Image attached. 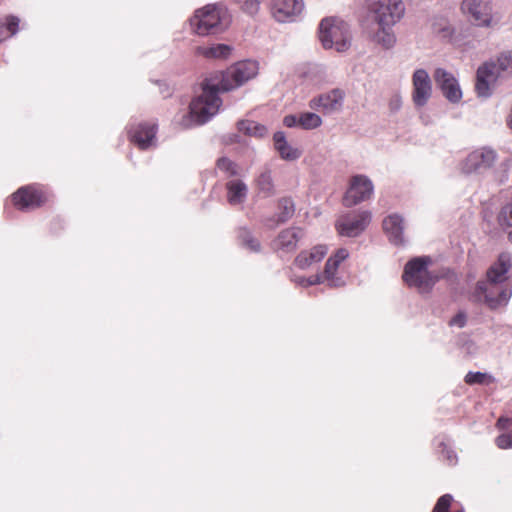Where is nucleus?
Instances as JSON below:
<instances>
[{
	"label": "nucleus",
	"instance_id": "79ce46f5",
	"mask_svg": "<svg viewBox=\"0 0 512 512\" xmlns=\"http://www.w3.org/2000/svg\"><path fill=\"white\" fill-rule=\"evenodd\" d=\"M300 117L298 115H287L283 119V123L286 127L292 128V127H300Z\"/></svg>",
	"mask_w": 512,
	"mask_h": 512
},
{
	"label": "nucleus",
	"instance_id": "c756f323",
	"mask_svg": "<svg viewBox=\"0 0 512 512\" xmlns=\"http://www.w3.org/2000/svg\"><path fill=\"white\" fill-rule=\"evenodd\" d=\"M20 19L16 16L10 15L5 18V21L0 20V42L15 35L18 31Z\"/></svg>",
	"mask_w": 512,
	"mask_h": 512
},
{
	"label": "nucleus",
	"instance_id": "4468645a",
	"mask_svg": "<svg viewBox=\"0 0 512 512\" xmlns=\"http://www.w3.org/2000/svg\"><path fill=\"white\" fill-rule=\"evenodd\" d=\"M496 160V153L489 148H479L467 155L461 162L460 170L465 174L490 168Z\"/></svg>",
	"mask_w": 512,
	"mask_h": 512
},
{
	"label": "nucleus",
	"instance_id": "bb28decb",
	"mask_svg": "<svg viewBox=\"0 0 512 512\" xmlns=\"http://www.w3.org/2000/svg\"><path fill=\"white\" fill-rule=\"evenodd\" d=\"M278 208L280 212L277 216V221L274 224H270L269 222H267L266 224L270 228H274L278 224L286 222L293 216L295 211V205L293 201L289 198L281 199L279 201Z\"/></svg>",
	"mask_w": 512,
	"mask_h": 512
},
{
	"label": "nucleus",
	"instance_id": "20e7f679",
	"mask_svg": "<svg viewBox=\"0 0 512 512\" xmlns=\"http://www.w3.org/2000/svg\"><path fill=\"white\" fill-rule=\"evenodd\" d=\"M230 24V15L223 5L208 4L195 11L190 19L192 31L200 36L224 31Z\"/></svg>",
	"mask_w": 512,
	"mask_h": 512
},
{
	"label": "nucleus",
	"instance_id": "c85d7f7f",
	"mask_svg": "<svg viewBox=\"0 0 512 512\" xmlns=\"http://www.w3.org/2000/svg\"><path fill=\"white\" fill-rule=\"evenodd\" d=\"M239 131L248 136L262 138L267 134V128L255 121L243 120L238 122Z\"/></svg>",
	"mask_w": 512,
	"mask_h": 512
},
{
	"label": "nucleus",
	"instance_id": "f704fd0d",
	"mask_svg": "<svg viewBox=\"0 0 512 512\" xmlns=\"http://www.w3.org/2000/svg\"><path fill=\"white\" fill-rule=\"evenodd\" d=\"M217 168L228 176H236L238 174L237 165L226 157L218 159Z\"/></svg>",
	"mask_w": 512,
	"mask_h": 512
},
{
	"label": "nucleus",
	"instance_id": "dca6fc26",
	"mask_svg": "<svg viewBox=\"0 0 512 512\" xmlns=\"http://www.w3.org/2000/svg\"><path fill=\"white\" fill-rule=\"evenodd\" d=\"M303 8V0H271L270 4L271 15L280 23L294 21Z\"/></svg>",
	"mask_w": 512,
	"mask_h": 512
},
{
	"label": "nucleus",
	"instance_id": "09e8293b",
	"mask_svg": "<svg viewBox=\"0 0 512 512\" xmlns=\"http://www.w3.org/2000/svg\"><path fill=\"white\" fill-rule=\"evenodd\" d=\"M236 1H237V3L239 2V0H236Z\"/></svg>",
	"mask_w": 512,
	"mask_h": 512
},
{
	"label": "nucleus",
	"instance_id": "37998d69",
	"mask_svg": "<svg viewBox=\"0 0 512 512\" xmlns=\"http://www.w3.org/2000/svg\"><path fill=\"white\" fill-rule=\"evenodd\" d=\"M466 324V314L463 312L458 313L450 320V325L457 326L459 328L464 327Z\"/></svg>",
	"mask_w": 512,
	"mask_h": 512
},
{
	"label": "nucleus",
	"instance_id": "a19ab883",
	"mask_svg": "<svg viewBox=\"0 0 512 512\" xmlns=\"http://www.w3.org/2000/svg\"><path fill=\"white\" fill-rule=\"evenodd\" d=\"M496 445L500 449L512 448V433H502L496 438Z\"/></svg>",
	"mask_w": 512,
	"mask_h": 512
},
{
	"label": "nucleus",
	"instance_id": "49530a36",
	"mask_svg": "<svg viewBox=\"0 0 512 512\" xmlns=\"http://www.w3.org/2000/svg\"><path fill=\"white\" fill-rule=\"evenodd\" d=\"M497 425L500 429H507L510 425V420L507 418H500Z\"/></svg>",
	"mask_w": 512,
	"mask_h": 512
},
{
	"label": "nucleus",
	"instance_id": "4be33fe9",
	"mask_svg": "<svg viewBox=\"0 0 512 512\" xmlns=\"http://www.w3.org/2000/svg\"><path fill=\"white\" fill-rule=\"evenodd\" d=\"M327 252L328 249L325 245H317L310 250L301 251L295 258V265L303 270L309 269L321 262Z\"/></svg>",
	"mask_w": 512,
	"mask_h": 512
},
{
	"label": "nucleus",
	"instance_id": "f257e3e1",
	"mask_svg": "<svg viewBox=\"0 0 512 512\" xmlns=\"http://www.w3.org/2000/svg\"><path fill=\"white\" fill-rule=\"evenodd\" d=\"M511 267V258L508 254H501L495 264L487 271V279L479 281L474 297L484 302L491 309L505 305L511 297V289L506 283V274Z\"/></svg>",
	"mask_w": 512,
	"mask_h": 512
},
{
	"label": "nucleus",
	"instance_id": "6ab92c4d",
	"mask_svg": "<svg viewBox=\"0 0 512 512\" xmlns=\"http://www.w3.org/2000/svg\"><path fill=\"white\" fill-rule=\"evenodd\" d=\"M12 200L18 209L28 210L41 206L46 198L40 190L32 186H26L18 189L13 194Z\"/></svg>",
	"mask_w": 512,
	"mask_h": 512
},
{
	"label": "nucleus",
	"instance_id": "7ed1b4c3",
	"mask_svg": "<svg viewBox=\"0 0 512 512\" xmlns=\"http://www.w3.org/2000/svg\"><path fill=\"white\" fill-rule=\"evenodd\" d=\"M512 76V50L500 53L480 65L476 73L475 91L479 97L489 98L494 84Z\"/></svg>",
	"mask_w": 512,
	"mask_h": 512
},
{
	"label": "nucleus",
	"instance_id": "5701e85b",
	"mask_svg": "<svg viewBox=\"0 0 512 512\" xmlns=\"http://www.w3.org/2000/svg\"><path fill=\"white\" fill-rule=\"evenodd\" d=\"M383 228L392 243L400 245L404 242V220L400 215L391 214L386 217L383 220Z\"/></svg>",
	"mask_w": 512,
	"mask_h": 512
},
{
	"label": "nucleus",
	"instance_id": "ddd939ff",
	"mask_svg": "<svg viewBox=\"0 0 512 512\" xmlns=\"http://www.w3.org/2000/svg\"><path fill=\"white\" fill-rule=\"evenodd\" d=\"M345 91L340 88H333L310 99L308 105L312 110L321 112L324 115L339 113L343 109Z\"/></svg>",
	"mask_w": 512,
	"mask_h": 512
},
{
	"label": "nucleus",
	"instance_id": "b1692460",
	"mask_svg": "<svg viewBox=\"0 0 512 512\" xmlns=\"http://www.w3.org/2000/svg\"><path fill=\"white\" fill-rule=\"evenodd\" d=\"M273 141L274 147L282 159L294 161L301 156V151L287 142L284 132H276L273 136Z\"/></svg>",
	"mask_w": 512,
	"mask_h": 512
},
{
	"label": "nucleus",
	"instance_id": "473e14b6",
	"mask_svg": "<svg viewBox=\"0 0 512 512\" xmlns=\"http://www.w3.org/2000/svg\"><path fill=\"white\" fill-rule=\"evenodd\" d=\"M256 183L259 193H261L263 197H269L274 193L273 180L269 170L261 172Z\"/></svg>",
	"mask_w": 512,
	"mask_h": 512
},
{
	"label": "nucleus",
	"instance_id": "2eb2a0df",
	"mask_svg": "<svg viewBox=\"0 0 512 512\" xmlns=\"http://www.w3.org/2000/svg\"><path fill=\"white\" fill-rule=\"evenodd\" d=\"M412 101L418 108L425 106L432 95V81L425 69H416L412 75Z\"/></svg>",
	"mask_w": 512,
	"mask_h": 512
},
{
	"label": "nucleus",
	"instance_id": "412c9836",
	"mask_svg": "<svg viewBox=\"0 0 512 512\" xmlns=\"http://www.w3.org/2000/svg\"><path fill=\"white\" fill-rule=\"evenodd\" d=\"M304 233L301 228L292 227L281 231L274 241V248L285 252H291L296 249L298 241Z\"/></svg>",
	"mask_w": 512,
	"mask_h": 512
},
{
	"label": "nucleus",
	"instance_id": "423d86ee",
	"mask_svg": "<svg viewBox=\"0 0 512 512\" xmlns=\"http://www.w3.org/2000/svg\"><path fill=\"white\" fill-rule=\"evenodd\" d=\"M319 39L325 49L334 48L338 52H343L350 47L349 25L338 18H325L320 23Z\"/></svg>",
	"mask_w": 512,
	"mask_h": 512
},
{
	"label": "nucleus",
	"instance_id": "9d476101",
	"mask_svg": "<svg viewBox=\"0 0 512 512\" xmlns=\"http://www.w3.org/2000/svg\"><path fill=\"white\" fill-rule=\"evenodd\" d=\"M374 193V185L371 179L363 174H357L350 178L349 186L343 196V205L353 207L371 198Z\"/></svg>",
	"mask_w": 512,
	"mask_h": 512
},
{
	"label": "nucleus",
	"instance_id": "39448f33",
	"mask_svg": "<svg viewBox=\"0 0 512 512\" xmlns=\"http://www.w3.org/2000/svg\"><path fill=\"white\" fill-rule=\"evenodd\" d=\"M430 264L431 258L428 256L412 258L405 264L403 281L420 293H428L438 280V277L428 270Z\"/></svg>",
	"mask_w": 512,
	"mask_h": 512
},
{
	"label": "nucleus",
	"instance_id": "f03ea898",
	"mask_svg": "<svg viewBox=\"0 0 512 512\" xmlns=\"http://www.w3.org/2000/svg\"><path fill=\"white\" fill-rule=\"evenodd\" d=\"M222 92L220 85L214 78L206 79L202 83V92L195 97L189 106V113L183 116L181 125L185 128L193 125H201L214 117L222 105L219 97Z\"/></svg>",
	"mask_w": 512,
	"mask_h": 512
},
{
	"label": "nucleus",
	"instance_id": "e433bc0d",
	"mask_svg": "<svg viewBox=\"0 0 512 512\" xmlns=\"http://www.w3.org/2000/svg\"><path fill=\"white\" fill-rule=\"evenodd\" d=\"M498 221L501 226L512 227V200L502 207Z\"/></svg>",
	"mask_w": 512,
	"mask_h": 512
},
{
	"label": "nucleus",
	"instance_id": "2f4dec72",
	"mask_svg": "<svg viewBox=\"0 0 512 512\" xmlns=\"http://www.w3.org/2000/svg\"><path fill=\"white\" fill-rule=\"evenodd\" d=\"M464 381L466 384L468 385H490V384H493L496 379L493 375L489 374V373H486V372H473V371H469L465 378H464Z\"/></svg>",
	"mask_w": 512,
	"mask_h": 512
},
{
	"label": "nucleus",
	"instance_id": "6e6552de",
	"mask_svg": "<svg viewBox=\"0 0 512 512\" xmlns=\"http://www.w3.org/2000/svg\"><path fill=\"white\" fill-rule=\"evenodd\" d=\"M460 10L477 27L490 28L496 24L492 0H462Z\"/></svg>",
	"mask_w": 512,
	"mask_h": 512
},
{
	"label": "nucleus",
	"instance_id": "7c9ffc66",
	"mask_svg": "<svg viewBox=\"0 0 512 512\" xmlns=\"http://www.w3.org/2000/svg\"><path fill=\"white\" fill-rule=\"evenodd\" d=\"M300 128L304 130H314L323 124L321 116L315 112L299 113Z\"/></svg>",
	"mask_w": 512,
	"mask_h": 512
},
{
	"label": "nucleus",
	"instance_id": "a211bd4d",
	"mask_svg": "<svg viewBox=\"0 0 512 512\" xmlns=\"http://www.w3.org/2000/svg\"><path fill=\"white\" fill-rule=\"evenodd\" d=\"M157 125L154 123H139L129 129V138L140 149L145 150L156 143Z\"/></svg>",
	"mask_w": 512,
	"mask_h": 512
},
{
	"label": "nucleus",
	"instance_id": "c03bdc74",
	"mask_svg": "<svg viewBox=\"0 0 512 512\" xmlns=\"http://www.w3.org/2000/svg\"><path fill=\"white\" fill-rule=\"evenodd\" d=\"M443 457L448 461L449 464L456 463V454L453 450L449 449L447 446L443 445V449L441 451Z\"/></svg>",
	"mask_w": 512,
	"mask_h": 512
},
{
	"label": "nucleus",
	"instance_id": "c9c22d12",
	"mask_svg": "<svg viewBox=\"0 0 512 512\" xmlns=\"http://www.w3.org/2000/svg\"><path fill=\"white\" fill-rule=\"evenodd\" d=\"M240 239L243 246L249 249L250 251L258 252L260 250L259 241L253 238L249 231L243 230L240 234Z\"/></svg>",
	"mask_w": 512,
	"mask_h": 512
},
{
	"label": "nucleus",
	"instance_id": "a18cd8bd",
	"mask_svg": "<svg viewBox=\"0 0 512 512\" xmlns=\"http://www.w3.org/2000/svg\"><path fill=\"white\" fill-rule=\"evenodd\" d=\"M402 106V99L399 95H394L389 101V108L392 112H397Z\"/></svg>",
	"mask_w": 512,
	"mask_h": 512
},
{
	"label": "nucleus",
	"instance_id": "72a5a7b5",
	"mask_svg": "<svg viewBox=\"0 0 512 512\" xmlns=\"http://www.w3.org/2000/svg\"><path fill=\"white\" fill-rule=\"evenodd\" d=\"M306 77L316 84L323 83L327 79L326 69L322 65L312 64L308 67Z\"/></svg>",
	"mask_w": 512,
	"mask_h": 512
},
{
	"label": "nucleus",
	"instance_id": "1a4fd4ad",
	"mask_svg": "<svg viewBox=\"0 0 512 512\" xmlns=\"http://www.w3.org/2000/svg\"><path fill=\"white\" fill-rule=\"evenodd\" d=\"M367 19L397 23L405 13L402 0H367Z\"/></svg>",
	"mask_w": 512,
	"mask_h": 512
},
{
	"label": "nucleus",
	"instance_id": "f8f14e48",
	"mask_svg": "<svg viewBox=\"0 0 512 512\" xmlns=\"http://www.w3.org/2000/svg\"><path fill=\"white\" fill-rule=\"evenodd\" d=\"M395 24L396 23L378 22L367 19L363 24V29L365 35L372 43L388 50L393 48L397 41L393 31Z\"/></svg>",
	"mask_w": 512,
	"mask_h": 512
},
{
	"label": "nucleus",
	"instance_id": "ea45409f",
	"mask_svg": "<svg viewBox=\"0 0 512 512\" xmlns=\"http://www.w3.org/2000/svg\"><path fill=\"white\" fill-rule=\"evenodd\" d=\"M452 499L453 498L450 494H445V495L441 496L438 499L432 512H449V508H450Z\"/></svg>",
	"mask_w": 512,
	"mask_h": 512
},
{
	"label": "nucleus",
	"instance_id": "de8ad7c7",
	"mask_svg": "<svg viewBox=\"0 0 512 512\" xmlns=\"http://www.w3.org/2000/svg\"><path fill=\"white\" fill-rule=\"evenodd\" d=\"M509 238H510V239H511V241H512V233H510V234H509Z\"/></svg>",
	"mask_w": 512,
	"mask_h": 512
},
{
	"label": "nucleus",
	"instance_id": "58836bf2",
	"mask_svg": "<svg viewBox=\"0 0 512 512\" xmlns=\"http://www.w3.org/2000/svg\"><path fill=\"white\" fill-rule=\"evenodd\" d=\"M262 1L263 0H239L238 3L241 5V8L245 13L255 15L258 13Z\"/></svg>",
	"mask_w": 512,
	"mask_h": 512
},
{
	"label": "nucleus",
	"instance_id": "9b49d317",
	"mask_svg": "<svg viewBox=\"0 0 512 512\" xmlns=\"http://www.w3.org/2000/svg\"><path fill=\"white\" fill-rule=\"evenodd\" d=\"M371 212L367 210L353 211L341 215L335 227L341 236L357 237L359 236L371 222Z\"/></svg>",
	"mask_w": 512,
	"mask_h": 512
},
{
	"label": "nucleus",
	"instance_id": "0eeeda50",
	"mask_svg": "<svg viewBox=\"0 0 512 512\" xmlns=\"http://www.w3.org/2000/svg\"><path fill=\"white\" fill-rule=\"evenodd\" d=\"M258 74V64L255 61H241L226 71L220 73L214 79L220 85L222 92L234 90Z\"/></svg>",
	"mask_w": 512,
	"mask_h": 512
},
{
	"label": "nucleus",
	"instance_id": "a878e982",
	"mask_svg": "<svg viewBox=\"0 0 512 512\" xmlns=\"http://www.w3.org/2000/svg\"><path fill=\"white\" fill-rule=\"evenodd\" d=\"M232 48L226 44H215L212 46H198L196 53L207 59H226L231 54Z\"/></svg>",
	"mask_w": 512,
	"mask_h": 512
},
{
	"label": "nucleus",
	"instance_id": "f3484780",
	"mask_svg": "<svg viewBox=\"0 0 512 512\" xmlns=\"http://www.w3.org/2000/svg\"><path fill=\"white\" fill-rule=\"evenodd\" d=\"M434 79L448 101L457 103L461 100L462 91L458 80L452 73L443 68H437L434 72Z\"/></svg>",
	"mask_w": 512,
	"mask_h": 512
},
{
	"label": "nucleus",
	"instance_id": "393cba45",
	"mask_svg": "<svg viewBox=\"0 0 512 512\" xmlns=\"http://www.w3.org/2000/svg\"><path fill=\"white\" fill-rule=\"evenodd\" d=\"M227 200L231 205H239L247 197L248 188L241 180H231L226 184Z\"/></svg>",
	"mask_w": 512,
	"mask_h": 512
},
{
	"label": "nucleus",
	"instance_id": "aec40b11",
	"mask_svg": "<svg viewBox=\"0 0 512 512\" xmlns=\"http://www.w3.org/2000/svg\"><path fill=\"white\" fill-rule=\"evenodd\" d=\"M349 256V252L345 248L338 249L325 264L324 278L329 287H342L345 285L344 279L338 275L337 270L341 262Z\"/></svg>",
	"mask_w": 512,
	"mask_h": 512
},
{
	"label": "nucleus",
	"instance_id": "cd10ccee",
	"mask_svg": "<svg viewBox=\"0 0 512 512\" xmlns=\"http://www.w3.org/2000/svg\"><path fill=\"white\" fill-rule=\"evenodd\" d=\"M432 31L442 39H451L454 34V28L445 17H436L432 22Z\"/></svg>",
	"mask_w": 512,
	"mask_h": 512
},
{
	"label": "nucleus",
	"instance_id": "4c0bfd02",
	"mask_svg": "<svg viewBox=\"0 0 512 512\" xmlns=\"http://www.w3.org/2000/svg\"><path fill=\"white\" fill-rule=\"evenodd\" d=\"M295 282L298 285L303 286V287H308V286H312V285H316V284H322V283H326L327 284V281L324 278V273L323 274H316V275H314L312 277H309V278L298 277V278L295 279Z\"/></svg>",
	"mask_w": 512,
	"mask_h": 512
}]
</instances>
